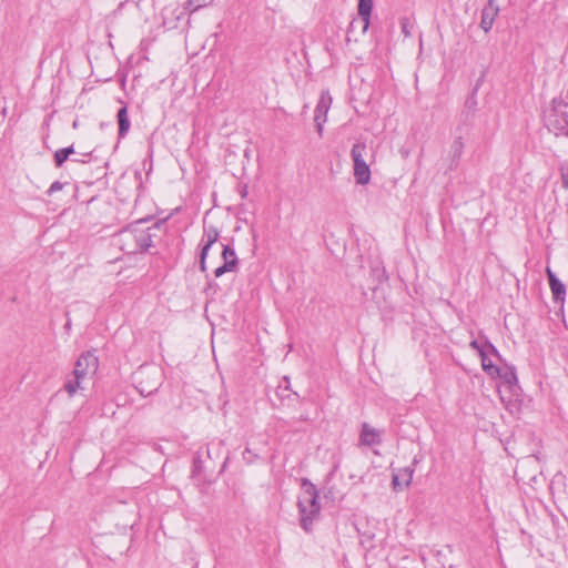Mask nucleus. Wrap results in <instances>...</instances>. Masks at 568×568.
<instances>
[{"label":"nucleus","instance_id":"nucleus-22","mask_svg":"<svg viewBox=\"0 0 568 568\" xmlns=\"http://www.w3.org/2000/svg\"><path fill=\"white\" fill-rule=\"evenodd\" d=\"M400 28H402V32L404 33L405 37H410L412 36L413 24H412V22L409 21L408 18H403L400 20Z\"/></svg>","mask_w":568,"mask_h":568},{"label":"nucleus","instance_id":"nucleus-7","mask_svg":"<svg viewBox=\"0 0 568 568\" xmlns=\"http://www.w3.org/2000/svg\"><path fill=\"white\" fill-rule=\"evenodd\" d=\"M132 227L121 231L114 239L121 251L128 254L136 253V244Z\"/></svg>","mask_w":568,"mask_h":568},{"label":"nucleus","instance_id":"nucleus-11","mask_svg":"<svg viewBox=\"0 0 568 568\" xmlns=\"http://www.w3.org/2000/svg\"><path fill=\"white\" fill-rule=\"evenodd\" d=\"M546 273L548 276L549 286H550V291H551L554 300L556 302H564L565 296H566L565 285L561 283V281H559L556 277V275L554 274V272L551 271L550 267L546 268Z\"/></svg>","mask_w":568,"mask_h":568},{"label":"nucleus","instance_id":"nucleus-19","mask_svg":"<svg viewBox=\"0 0 568 568\" xmlns=\"http://www.w3.org/2000/svg\"><path fill=\"white\" fill-rule=\"evenodd\" d=\"M481 367L485 373H487L491 377H496V373H498V367L495 366L491 361L487 357L485 352H481Z\"/></svg>","mask_w":568,"mask_h":568},{"label":"nucleus","instance_id":"nucleus-5","mask_svg":"<svg viewBox=\"0 0 568 568\" xmlns=\"http://www.w3.org/2000/svg\"><path fill=\"white\" fill-rule=\"evenodd\" d=\"M99 368L98 357L91 353H83L75 362L73 373L80 379L90 381Z\"/></svg>","mask_w":568,"mask_h":568},{"label":"nucleus","instance_id":"nucleus-18","mask_svg":"<svg viewBox=\"0 0 568 568\" xmlns=\"http://www.w3.org/2000/svg\"><path fill=\"white\" fill-rule=\"evenodd\" d=\"M74 153L73 146H68L55 151L54 161L57 166H62V164L68 160V158Z\"/></svg>","mask_w":568,"mask_h":568},{"label":"nucleus","instance_id":"nucleus-1","mask_svg":"<svg viewBox=\"0 0 568 568\" xmlns=\"http://www.w3.org/2000/svg\"><path fill=\"white\" fill-rule=\"evenodd\" d=\"M300 524L305 531H311L314 520L320 517L321 505L316 487L303 481V491L298 497Z\"/></svg>","mask_w":568,"mask_h":568},{"label":"nucleus","instance_id":"nucleus-23","mask_svg":"<svg viewBox=\"0 0 568 568\" xmlns=\"http://www.w3.org/2000/svg\"><path fill=\"white\" fill-rule=\"evenodd\" d=\"M62 189H63V184H62L61 182H59V181H55V182H53V183L50 185V187H49V190H48V194H50V195H51V194H53L54 192L61 191Z\"/></svg>","mask_w":568,"mask_h":568},{"label":"nucleus","instance_id":"nucleus-26","mask_svg":"<svg viewBox=\"0 0 568 568\" xmlns=\"http://www.w3.org/2000/svg\"><path fill=\"white\" fill-rule=\"evenodd\" d=\"M455 144L457 145L458 150L462 148V143L459 141H456Z\"/></svg>","mask_w":568,"mask_h":568},{"label":"nucleus","instance_id":"nucleus-16","mask_svg":"<svg viewBox=\"0 0 568 568\" xmlns=\"http://www.w3.org/2000/svg\"><path fill=\"white\" fill-rule=\"evenodd\" d=\"M373 10V0L358 1V14L363 20V31L365 32L369 27L371 13Z\"/></svg>","mask_w":568,"mask_h":568},{"label":"nucleus","instance_id":"nucleus-20","mask_svg":"<svg viewBox=\"0 0 568 568\" xmlns=\"http://www.w3.org/2000/svg\"><path fill=\"white\" fill-rule=\"evenodd\" d=\"M209 3H211V0H187L185 2L184 9L194 12L201 8L206 7Z\"/></svg>","mask_w":568,"mask_h":568},{"label":"nucleus","instance_id":"nucleus-21","mask_svg":"<svg viewBox=\"0 0 568 568\" xmlns=\"http://www.w3.org/2000/svg\"><path fill=\"white\" fill-rule=\"evenodd\" d=\"M559 173H560L561 186L565 190H568V160L560 163Z\"/></svg>","mask_w":568,"mask_h":568},{"label":"nucleus","instance_id":"nucleus-13","mask_svg":"<svg viewBox=\"0 0 568 568\" xmlns=\"http://www.w3.org/2000/svg\"><path fill=\"white\" fill-rule=\"evenodd\" d=\"M362 445L374 446L381 444V433L376 428L371 427L367 423H363L359 436Z\"/></svg>","mask_w":568,"mask_h":568},{"label":"nucleus","instance_id":"nucleus-6","mask_svg":"<svg viewBox=\"0 0 568 568\" xmlns=\"http://www.w3.org/2000/svg\"><path fill=\"white\" fill-rule=\"evenodd\" d=\"M333 99L329 92L322 91L321 97L318 99L317 105L314 111V121L317 128V132L320 135L323 133V125L327 120V113L331 109Z\"/></svg>","mask_w":568,"mask_h":568},{"label":"nucleus","instance_id":"nucleus-15","mask_svg":"<svg viewBox=\"0 0 568 568\" xmlns=\"http://www.w3.org/2000/svg\"><path fill=\"white\" fill-rule=\"evenodd\" d=\"M88 381L80 379L78 376L72 372L71 375H69L65 378L63 389L67 392L69 397H73L79 389H83Z\"/></svg>","mask_w":568,"mask_h":568},{"label":"nucleus","instance_id":"nucleus-2","mask_svg":"<svg viewBox=\"0 0 568 568\" xmlns=\"http://www.w3.org/2000/svg\"><path fill=\"white\" fill-rule=\"evenodd\" d=\"M496 377L501 379L500 385L498 386V393L501 403L505 405V408L510 413H516L519 410V386L517 375L514 368H499L498 373H496Z\"/></svg>","mask_w":568,"mask_h":568},{"label":"nucleus","instance_id":"nucleus-8","mask_svg":"<svg viewBox=\"0 0 568 568\" xmlns=\"http://www.w3.org/2000/svg\"><path fill=\"white\" fill-rule=\"evenodd\" d=\"M223 265L219 266L214 271V275L220 277L226 272H232L237 264V256L235 251L230 245H224L222 251Z\"/></svg>","mask_w":568,"mask_h":568},{"label":"nucleus","instance_id":"nucleus-28","mask_svg":"<svg viewBox=\"0 0 568 568\" xmlns=\"http://www.w3.org/2000/svg\"><path fill=\"white\" fill-rule=\"evenodd\" d=\"M246 195V189H244V191H242V196H245Z\"/></svg>","mask_w":568,"mask_h":568},{"label":"nucleus","instance_id":"nucleus-24","mask_svg":"<svg viewBox=\"0 0 568 568\" xmlns=\"http://www.w3.org/2000/svg\"><path fill=\"white\" fill-rule=\"evenodd\" d=\"M470 346L479 353V356H481V352H485L484 347L477 341L470 342Z\"/></svg>","mask_w":568,"mask_h":568},{"label":"nucleus","instance_id":"nucleus-25","mask_svg":"<svg viewBox=\"0 0 568 568\" xmlns=\"http://www.w3.org/2000/svg\"><path fill=\"white\" fill-rule=\"evenodd\" d=\"M488 347L491 349L493 353H497L496 348L494 347V345L491 344H488Z\"/></svg>","mask_w":568,"mask_h":568},{"label":"nucleus","instance_id":"nucleus-4","mask_svg":"<svg viewBox=\"0 0 568 568\" xmlns=\"http://www.w3.org/2000/svg\"><path fill=\"white\" fill-rule=\"evenodd\" d=\"M367 145L365 142H357L351 150V156L354 162V178L357 184L366 185L371 181V170L365 161Z\"/></svg>","mask_w":568,"mask_h":568},{"label":"nucleus","instance_id":"nucleus-9","mask_svg":"<svg viewBox=\"0 0 568 568\" xmlns=\"http://www.w3.org/2000/svg\"><path fill=\"white\" fill-rule=\"evenodd\" d=\"M499 8L495 0H488L487 6L481 10L480 28L488 32L498 16Z\"/></svg>","mask_w":568,"mask_h":568},{"label":"nucleus","instance_id":"nucleus-14","mask_svg":"<svg viewBox=\"0 0 568 568\" xmlns=\"http://www.w3.org/2000/svg\"><path fill=\"white\" fill-rule=\"evenodd\" d=\"M132 231H134L136 253L145 251L152 245V237L148 230L141 227H132Z\"/></svg>","mask_w":568,"mask_h":568},{"label":"nucleus","instance_id":"nucleus-3","mask_svg":"<svg viewBox=\"0 0 568 568\" xmlns=\"http://www.w3.org/2000/svg\"><path fill=\"white\" fill-rule=\"evenodd\" d=\"M562 102L554 100L552 108L546 114L547 129L556 136H568V113L562 110Z\"/></svg>","mask_w":568,"mask_h":568},{"label":"nucleus","instance_id":"nucleus-27","mask_svg":"<svg viewBox=\"0 0 568 568\" xmlns=\"http://www.w3.org/2000/svg\"><path fill=\"white\" fill-rule=\"evenodd\" d=\"M142 3H143V0H139V1L136 2V6H138V7H140Z\"/></svg>","mask_w":568,"mask_h":568},{"label":"nucleus","instance_id":"nucleus-12","mask_svg":"<svg viewBox=\"0 0 568 568\" xmlns=\"http://www.w3.org/2000/svg\"><path fill=\"white\" fill-rule=\"evenodd\" d=\"M414 469L405 467L398 470L397 474L393 475L392 484L395 490L407 488L413 479Z\"/></svg>","mask_w":568,"mask_h":568},{"label":"nucleus","instance_id":"nucleus-10","mask_svg":"<svg viewBox=\"0 0 568 568\" xmlns=\"http://www.w3.org/2000/svg\"><path fill=\"white\" fill-rule=\"evenodd\" d=\"M204 239L205 244L203 245L202 252H201V261L200 266L202 271H205V258L207 255V252L210 247L217 241L219 239V231L214 226H207L204 231Z\"/></svg>","mask_w":568,"mask_h":568},{"label":"nucleus","instance_id":"nucleus-17","mask_svg":"<svg viewBox=\"0 0 568 568\" xmlns=\"http://www.w3.org/2000/svg\"><path fill=\"white\" fill-rule=\"evenodd\" d=\"M119 136L123 138L130 130L128 108L124 105L118 111Z\"/></svg>","mask_w":568,"mask_h":568}]
</instances>
